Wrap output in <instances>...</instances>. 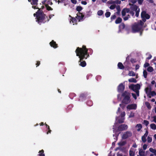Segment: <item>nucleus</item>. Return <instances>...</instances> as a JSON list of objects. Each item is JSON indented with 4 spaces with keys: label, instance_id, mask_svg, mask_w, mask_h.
Listing matches in <instances>:
<instances>
[{
    "label": "nucleus",
    "instance_id": "obj_55",
    "mask_svg": "<svg viewBox=\"0 0 156 156\" xmlns=\"http://www.w3.org/2000/svg\"><path fill=\"white\" fill-rule=\"evenodd\" d=\"M116 9L117 11H121V9L120 5H117L116 7Z\"/></svg>",
    "mask_w": 156,
    "mask_h": 156
},
{
    "label": "nucleus",
    "instance_id": "obj_23",
    "mask_svg": "<svg viewBox=\"0 0 156 156\" xmlns=\"http://www.w3.org/2000/svg\"><path fill=\"white\" fill-rule=\"evenodd\" d=\"M122 21V19L120 17H118L117 18V19L115 20V23L116 24H118L121 23Z\"/></svg>",
    "mask_w": 156,
    "mask_h": 156
},
{
    "label": "nucleus",
    "instance_id": "obj_10",
    "mask_svg": "<svg viewBox=\"0 0 156 156\" xmlns=\"http://www.w3.org/2000/svg\"><path fill=\"white\" fill-rule=\"evenodd\" d=\"M123 128L124 127H114L113 128V131L114 133H115L116 135L120 133V131L122 130Z\"/></svg>",
    "mask_w": 156,
    "mask_h": 156
},
{
    "label": "nucleus",
    "instance_id": "obj_29",
    "mask_svg": "<svg viewBox=\"0 0 156 156\" xmlns=\"http://www.w3.org/2000/svg\"><path fill=\"white\" fill-rule=\"evenodd\" d=\"M128 75L129 76H135V73H134V72L133 71H129V73Z\"/></svg>",
    "mask_w": 156,
    "mask_h": 156
},
{
    "label": "nucleus",
    "instance_id": "obj_49",
    "mask_svg": "<svg viewBox=\"0 0 156 156\" xmlns=\"http://www.w3.org/2000/svg\"><path fill=\"white\" fill-rule=\"evenodd\" d=\"M134 113L132 112H131L129 115V118L133 117H134Z\"/></svg>",
    "mask_w": 156,
    "mask_h": 156
},
{
    "label": "nucleus",
    "instance_id": "obj_19",
    "mask_svg": "<svg viewBox=\"0 0 156 156\" xmlns=\"http://www.w3.org/2000/svg\"><path fill=\"white\" fill-rule=\"evenodd\" d=\"M156 95V93L154 91H151L149 94H147V96L149 98H151V96H154Z\"/></svg>",
    "mask_w": 156,
    "mask_h": 156
},
{
    "label": "nucleus",
    "instance_id": "obj_45",
    "mask_svg": "<svg viewBox=\"0 0 156 156\" xmlns=\"http://www.w3.org/2000/svg\"><path fill=\"white\" fill-rule=\"evenodd\" d=\"M129 56H128L126 58V61L125 62V63H126L127 64H128L129 63Z\"/></svg>",
    "mask_w": 156,
    "mask_h": 156
},
{
    "label": "nucleus",
    "instance_id": "obj_33",
    "mask_svg": "<svg viewBox=\"0 0 156 156\" xmlns=\"http://www.w3.org/2000/svg\"><path fill=\"white\" fill-rule=\"evenodd\" d=\"M135 152L132 149H130L129 151V154L130 156H134L135 155Z\"/></svg>",
    "mask_w": 156,
    "mask_h": 156
},
{
    "label": "nucleus",
    "instance_id": "obj_34",
    "mask_svg": "<svg viewBox=\"0 0 156 156\" xmlns=\"http://www.w3.org/2000/svg\"><path fill=\"white\" fill-rule=\"evenodd\" d=\"M154 69L151 66H149L147 69V70L150 72H151L153 71Z\"/></svg>",
    "mask_w": 156,
    "mask_h": 156
},
{
    "label": "nucleus",
    "instance_id": "obj_37",
    "mask_svg": "<svg viewBox=\"0 0 156 156\" xmlns=\"http://www.w3.org/2000/svg\"><path fill=\"white\" fill-rule=\"evenodd\" d=\"M103 14V12L102 10H99L97 12L98 15L99 16H102Z\"/></svg>",
    "mask_w": 156,
    "mask_h": 156
},
{
    "label": "nucleus",
    "instance_id": "obj_54",
    "mask_svg": "<svg viewBox=\"0 0 156 156\" xmlns=\"http://www.w3.org/2000/svg\"><path fill=\"white\" fill-rule=\"evenodd\" d=\"M115 5H112L110 6L109 8L111 9H113L115 8Z\"/></svg>",
    "mask_w": 156,
    "mask_h": 156
},
{
    "label": "nucleus",
    "instance_id": "obj_40",
    "mask_svg": "<svg viewBox=\"0 0 156 156\" xmlns=\"http://www.w3.org/2000/svg\"><path fill=\"white\" fill-rule=\"evenodd\" d=\"M143 76L144 78H146L147 76V73L146 70H144L143 72Z\"/></svg>",
    "mask_w": 156,
    "mask_h": 156
},
{
    "label": "nucleus",
    "instance_id": "obj_4",
    "mask_svg": "<svg viewBox=\"0 0 156 156\" xmlns=\"http://www.w3.org/2000/svg\"><path fill=\"white\" fill-rule=\"evenodd\" d=\"M132 32L134 33L139 32L142 30V28L137 24V23H135L131 27Z\"/></svg>",
    "mask_w": 156,
    "mask_h": 156
},
{
    "label": "nucleus",
    "instance_id": "obj_52",
    "mask_svg": "<svg viewBox=\"0 0 156 156\" xmlns=\"http://www.w3.org/2000/svg\"><path fill=\"white\" fill-rule=\"evenodd\" d=\"M150 66V64L148 62H145V63L144 64V68H146L148 66Z\"/></svg>",
    "mask_w": 156,
    "mask_h": 156
},
{
    "label": "nucleus",
    "instance_id": "obj_44",
    "mask_svg": "<svg viewBox=\"0 0 156 156\" xmlns=\"http://www.w3.org/2000/svg\"><path fill=\"white\" fill-rule=\"evenodd\" d=\"M147 141L149 143L151 142L152 141V138L149 136H148L147 138Z\"/></svg>",
    "mask_w": 156,
    "mask_h": 156
},
{
    "label": "nucleus",
    "instance_id": "obj_12",
    "mask_svg": "<svg viewBox=\"0 0 156 156\" xmlns=\"http://www.w3.org/2000/svg\"><path fill=\"white\" fill-rule=\"evenodd\" d=\"M121 12L122 17L126 15V13H130V9L129 8H124L122 10Z\"/></svg>",
    "mask_w": 156,
    "mask_h": 156
},
{
    "label": "nucleus",
    "instance_id": "obj_5",
    "mask_svg": "<svg viewBox=\"0 0 156 156\" xmlns=\"http://www.w3.org/2000/svg\"><path fill=\"white\" fill-rule=\"evenodd\" d=\"M141 16L142 21L145 22L146 21V20H148L150 17V16L145 11H142L141 14Z\"/></svg>",
    "mask_w": 156,
    "mask_h": 156
},
{
    "label": "nucleus",
    "instance_id": "obj_17",
    "mask_svg": "<svg viewBox=\"0 0 156 156\" xmlns=\"http://www.w3.org/2000/svg\"><path fill=\"white\" fill-rule=\"evenodd\" d=\"M50 45L53 48H55L58 47V44L54 40H52L50 43Z\"/></svg>",
    "mask_w": 156,
    "mask_h": 156
},
{
    "label": "nucleus",
    "instance_id": "obj_38",
    "mask_svg": "<svg viewBox=\"0 0 156 156\" xmlns=\"http://www.w3.org/2000/svg\"><path fill=\"white\" fill-rule=\"evenodd\" d=\"M83 9L82 7L81 6H77L76 8V10L77 11L80 12Z\"/></svg>",
    "mask_w": 156,
    "mask_h": 156
},
{
    "label": "nucleus",
    "instance_id": "obj_64",
    "mask_svg": "<svg viewBox=\"0 0 156 156\" xmlns=\"http://www.w3.org/2000/svg\"><path fill=\"white\" fill-rule=\"evenodd\" d=\"M139 67H140V66L139 65H138V64L136 65V66H135L136 70H137L139 68Z\"/></svg>",
    "mask_w": 156,
    "mask_h": 156
},
{
    "label": "nucleus",
    "instance_id": "obj_13",
    "mask_svg": "<svg viewBox=\"0 0 156 156\" xmlns=\"http://www.w3.org/2000/svg\"><path fill=\"white\" fill-rule=\"evenodd\" d=\"M76 15L77 16L76 17V18L79 21L82 20L84 17V15L80 12H78Z\"/></svg>",
    "mask_w": 156,
    "mask_h": 156
},
{
    "label": "nucleus",
    "instance_id": "obj_39",
    "mask_svg": "<svg viewBox=\"0 0 156 156\" xmlns=\"http://www.w3.org/2000/svg\"><path fill=\"white\" fill-rule=\"evenodd\" d=\"M76 96V94L74 93H71L69 95V97L71 99H73V98Z\"/></svg>",
    "mask_w": 156,
    "mask_h": 156
},
{
    "label": "nucleus",
    "instance_id": "obj_15",
    "mask_svg": "<svg viewBox=\"0 0 156 156\" xmlns=\"http://www.w3.org/2000/svg\"><path fill=\"white\" fill-rule=\"evenodd\" d=\"M146 132L144 134L142 137V140L144 143H145L146 141V138L147 137L148 134V131L147 129H145Z\"/></svg>",
    "mask_w": 156,
    "mask_h": 156
},
{
    "label": "nucleus",
    "instance_id": "obj_6",
    "mask_svg": "<svg viewBox=\"0 0 156 156\" xmlns=\"http://www.w3.org/2000/svg\"><path fill=\"white\" fill-rule=\"evenodd\" d=\"M129 88L132 90L133 91H135L140 89V85L138 83L136 85L131 84L129 86Z\"/></svg>",
    "mask_w": 156,
    "mask_h": 156
},
{
    "label": "nucleus",
    "instance_id": "obj_30",
    "mask_svg": "<svg viewBox=\"0 0 156 156\" xmlns=\"http://www.w3.org/2000/svg\"><path fill=\"white\" fill-rule=\"evenodd\" d=\"M44 151L42 150L40 151L39 152V154H38L39 156H45V155L44 153Z\"/></svg>",
    "mask_w": 156,
    "mask_h": 156
},
{
    "label": "nucleus",
    "instance_id": "obj_32",
    "mask_svg": "<svg viewBox=\"0 0 156 156\" xmlns=\"http://www.w3.org/2000/svg\"><path fill=\"white\" fill-rule=\"evenodd\" d=\"M129 133H126L123 134L122 136V138L123 139H126L129 136Z\"/></svg>",
    "mask_w": 156,
    "mask_h": 156
},
{
    "label": "nucleus",
    "instance_id": "obj_36",
    "mask_svg": "<svg viewBox=\"0 0 156 156\" xmlns=\"http://www.w3.org/2000/svg\"><path fill=\"white\" fill-rule=\"evenodd\" d=\"M151 89H149V88L148 87H147L145 89V91L146 92V94H147H147H149V93L151 91Z\"/></svg>",
    "mask_w": 156,
    "mask_h": 156
},
{
    "label": "nucleus",
    "instance_id": "obj_20",
    "mask_svg": "<svg viewBox=\"0 0 156 156\" xmlns=\"http://www.w3.org/2000/svg\"><path fill=\"white\" fill-rule=\"evenodd\" d=\"M130 96V94L126 91H125L122 94V96L123 98L129 96Z\"/></svg>",
    "mask_w": 156,
    "mask_h": 156
},
{
    "label": "nucleus",
    "instance_id": "obj_1",
    "mask_svg": "<svg viewBox=\"0 0 156 156\" xmlns=\"http://www.w3.org/2000/svg\"><path fill=\"white\" fill-rule=\"evenodd\" d=\"M88 51V49L86 48V46L83 45L82 48L77 47L75 51V52L76 53V55L79 56L81 61L83 60L84 59H86L89 56Z\"/></svg>",
    "mask_w": 156,
    "mask_h": 156
},
{
    "label": "nucleus",
    "instance_id": "obj_63",
    "mask_svg": "<svg viewBox=\"0 0 156 156\" xmlns=\"http://www.w3.org/2000/svg\"><path fill=\"white\" fill-rule=\"evenodd\" d=\"M130 1L132 3H133L132 4H134L135 3L137 2L136 0H131Z\"/></svg>",
    "mask_w": 156,
    "mask_h": 156
},
{
    "label": "nucleus",
    "instance_id": "obj_24",
    "mask_svg": "<svg viewBox=\"0 0 156 156\" xmlns=\"http://www.w3.org/2000/svg\"><path fill=\"white\" fill-rule=\"evenodd\" d=\"M80 65L81 66L83 67H85L86 65V62L85 61H83V60L82 61H80Z\"/></svg>",
    "mask_w": 156,
    "mask_h": 156
},
{
    "label": "nucleus",
    "instance_id": "obj_58",
    "mask_svg": "<svg viewBox=\"0 0 156 156\" xmlns=\"http://www.w3.org/2000/svg\"><path fill=\"white\" fill-rule=\"evenodd\" d=\"M147 145L146 144H144L143 146V147L144 150H146L147 149Z\"/></svg>",
    "mask_w": 156,
    "mask_h": 156
},
{
    "label": "nucleus",
    "instance_id": "obj_46",
    "mask_svg": "<svg viewBox=\"0 0 156 156\" xmlns=\"http://www.w3.org/2000/svg\"><path fill=\"white\" fill-rule=\"evenodd\" d=\"M143 124L146 126H147L149 124V122L146 120L144 121Z\"/></svg>",
    "mask_w": 156,
    "mask_h": 156
},
{
    "label": "nucleus",
    "instance_id": "obj_27",
    "mask_svg": "<svg viewBox=\"0 0 156 156\" xmlns=\"http://www.w3.org/2000/svg\"><path fill=\"white\" fill-rule=\"evenodd\" d=\"M125 25L123 23H121L119 26V27L120 29L123 30L125 28Z\"/></svg>",
    "mask_w": 156,
    "mask_h": 156
},
{
    "label": "nucleus",
    "instance_id": "obj_56",
    "mask_svg": "<svg viewBox=\"0 0 156 156\" xmlns=\"http://www.w3.org/2000/svg\"><path fill=\"white\" fill-rule=\"evenodd\" d=\"M144 0H137L139 4L141 5L142 4Z\"/></svg>",
    "mask_w": 156,
    "mask_h": 156
},
{
    "label": "nucleus",
    "instance_id": "obj_43",
    "mask_svg": "<svg viewBox=\"0 0 156 156\" xmlns=\"http://www.w3.org/2000/svg\"><path fill=\"white\" fill-rule=\"evenodd\" d=\"M111 15V13L109 12H106L105 14V16L106 17L108 18Z\"/></svg>",
    "mask_w": 156,
    "mask_h": 156
},
{
    "label": "nucleus",
    "instance_id": "obj_25",
    "mask_svg": "<svg viewBox=\"0 0 156 156\" xmlns=\"http://www.w3.org/2000/svg\"><path fill=\"white\" fill-rule=\"evenodd\" d=\"M139 154L140 156H144L145 151L143 150L140 149L139 150Z\"/></svg>",
    "mask_w": 156,
    "mask_h": 156
},
{
    "label": "nucleus",
    "instance_id": "obj_51",
    "mask_svg": "<svg viewBox=\"0 0 156 156\" xmlns=\"http://www.w3.org/2000/svg\"><path fill=\"white\" fill-rule=\"evenodd\" d=\"M130 62L132 63H134L136 62L135 59L131 58L130 59Z\"/></svg>",
    "mask_w": 156,
    "mask_h": 156
},
{
    "label": "nucleus",
    "instance_id": "obj_57",
    "mask_svg": "<svg viewBox=\"0 0 156 156\" xmlns=\"http://www.w3.org/2000/svg\"><path fill=\"white\" fill-rule=\"evenodd\" d=\"M132 96H133V97L135 99H136L137 98L136 96V94H135L134 93H132Z\"/></svg>",
    "mask_w": 156,
    "mask_h": 156
},
{
    "label": "nucleus",
    "instance_id": "obj_61",
    "mask_svg": "<svg viewBox=\"0 0 156 156\" xmlns=\"http://www.w3.org/2000/svg\"><path fill=\"white\" fill-rule=\"evenodd\" d=\"M40 64V61H37V63L36 64L37 67L39 66Z\"/></svg>",
    "mask_w": 156,
    "mask_h": 156
},
{
    "label": "nucleus",
    "instance_id": "obj_21",
    "mask_svg": "<svg viewBox=\"0 0 156 156\" xmlns=\"http://www.w3.org/2000/svg\"><path fill=\"white\" fill-rule=\"evenodd\" d=\"M119 69H124V66L122 64L121 62H119L117 65Z\"/></svg>",
    "mask_w": 156,
    "mask_h": 156
},
{
    "label": "nucleus",
    "instance_id": "obj_41",
    "mask_svg": "<svg viewBox=\"0 0 156 156\" xmlns=\"http://www.w3.org/2000/svg\"><path fill=\"white\" fill-rule=\"evenodd\" d=\"M87 104L88 106H90L92 105L93 103L90 100L87 101Z\"/></svg>",
    "mask_w": 156,
    "mask_h": 156
},
{
    "label": "nucleus",
    "instance_id": "obj_28",
    "mask_svg": "<svg viewBox=\"0 0 156 156\" xmlns=\"http://www.w3.org/2000/svg\"><path fill=\"white\" fill-rule=\"evenodd\" d=\"M144 22L140 20L139 23H137V24L140 27L143 29V26L144 24Z\"/></svg>",
    "mask_w": 156,
    "mask_h": 156
},
{
    "label": "nucleus",
    "instance_id": "obj_62",
    "mask_svg": "<svg viewBox=\"0 0 156 156\" xmlns=\"http://www.w3.org/2000/svg\"><path fill=\"white\" fill-rule=\"evenodd\" d=\"M126 143L125 142H121L119 143V144L120 145H123L125 144Z\"/></svg>",
    "mask_w": 156,
    "mask_h": 156
},
{
    "label": "nucleus",
    "instance_id": "obj_42",
    "mask_svg": "<svg viewBox=\"0 0 156 156\" xmlns=\"http://www.w3.org/2000/svg\"><path fill=\"white\" fill-rule=\"evenodd\" d=\"M45 6L47 8V10L48 11L52 10L53 9L50 6H49L48 5H45Z\"/></svg>",
    "mask_w": 156,
    "mask_h": 156
},
{
    "label": "nucleus",
    "instance_id": "obj_53",
    "mask_svg": "<svg viewBox=\"0 0 156 156\" xmlns=\"http://www.w3.org/2000/svg\"><path fill=\"white\" fill-rule=\"evenodd\" d=\"M53 4L52 2L50 1H48L47 2L46 4L48 5H52Z\"/></svg>",
    "mask_w": 156,
    "mask_h": 156
},
{
    "label": "nucleus",
    "instance_id": "obj_48",
    "mask_svg": "<svg viewBox=\"0 0 156 156\" xmlns=\"http://www.w3.org/2000/svg\"><path fill=\"white\" fill-rule=\"evenodd\" d=\"M91 14L90 13V12H87V14L85 15L86 17H88L90 16Z\"/></svg>",
    "mask_w": 156,
    "mask_h": 156
},
{
    "label": "nucleus",
    "instance_id": "obj_16",
    "mask_svg": "<svg viewBox=\"0 0 156 156\" xmlns=\"http://www.w3.org/2000/svg\"><path fill=\"white\" fill-rule=\"evenodd\" d=\"M149 151L152 153L150 154L149 156H156V150L151 147L149 148Z\"/></svg>",
    "mask_w": 156,
    "mask_h": 156
},
{
    "label": "nucleus",
    "instance_id": "obj_35",
    "mask_svg": "<svg viewBox=\"0 0 156 156\" xmlns=\"http://www.w3.org/2000/svg\"><path fill=\"white\" fill-rule=\"evenodd\" d=\"M110 2V3H113V2L117 4H120L121 3V2L119 0H116L114 1H111Z\"/></svg>",
    "mask_w": 156,
    "mask_h": 156
},
{
    "label": "nucleus",
    "instance_id": "obj_50",
    "mask_svg": "<svg viewBox=\"0 0 156 156\" xmlns=\"http://www.w3.org/2000/svg\"><path fill=\"white\" fill-rule=\"evenodd\" d=\"M125 115L126 114L125 112H122L121 114V118H123V117L125 116Z\"/></svg>",
    "mask_w": 156,
    "mask_h": 156
},
{
    "label": "nucleus",
    "instance_id": "obj_26",
    "mask_svg": "<svg viewBox=\"0 0 156 156\" xmlns=\"http://www.w3.org/2000/svg\"><path fill=\"white\" fill-rule=\"evenodd\" d=\"M128 81L129 82H132L136 83L137 82V80L136 79H135L134 78H131L129 79L128 80Z\"/></svg>",
    "mask_w": 156,
    "mask_h": 156
},
{
    "label": "nucleus",
    "instance_id": "obj_7",
    "mask_svg": "<svg viewBox=\"0 0 156 156\" xmlns=\"http://www.w3.org/2000/svg\"><path fill=\"white\" fill-rule=\"evenodd\" d=\"M88 94L87 93L84 92L81 93L79 97V101H83L84 100H85L87 97V96Z\"/></svg>",
    "mask_w": 156,
    "mask_h": 156
},
{
    "label": "nucleus",
    "instance_id": "obj_60",
    "mask_svg": "<svg viewBox=\"0 0 156 156\" xmlns=\"http://www.w3.org/2000/svg\"><path fill=\"white\" fill-rule=\"evenodd\" d=\"M71 2L75 4H76L77 3L76 0H71Z\"/></svg>",
    "mask_w": 156,
    "mask_h": 156
},
{
    "label": "nucleus",
    "instance_id": "obj_47",
    "mask_svg": "<svg viewBox=\"0 0 156 156\" xmlns=\"http://www.w3.org/2000/svg\"><path fill=\"white\" fill-rule=\"evenodd\" d=\"M116 18V16L114 14L112 15L111 17V21H112L113 20H115Z\"/></svg>",
    "mask_w": 156,
    "mask_h": 156
},
{
    "label": "nucleus",
    "instance_id": "obj_31",
    "mask_svg": "<svg viewBox=\"0 0 156 156\" xmlns=\"http://www.w3.org/2000/svg\"><path fill=\"white\" fill-rule=\"evenodd\" d=\"M145 105L146 106H147V108L149 109H151V107L150 105V104L149 103V102H145Z\"/></svg>",
    "mask_w": 156,
    "mask_h": 156
},
{
    "label": "nucleus",
    "instance_id": "obj_18",
    "mask_svg": "<svg viewBox=\"0 0 156 156\" xmlns=\"http://www.w3.org/2000/svg\"><path fill=\"white\" fill-rule=\"evenodd\" d=\"M124 119V118H119V117L118 118L116 119L117 123H116V125H115V126H117L118 125L117 124L118 123L120 124L123 122Z\"/></svg>",
    "mask_w": 156,
    "mask_h": 156
},
{
    "label": "nucleus",
    "instance_id": "obj_22",
    "mask_svg": "<svg viewBox=\"0 0 156 156\" xmlns=\"http://www.w3.org/2000/svg\"><path fill=\"white\" fill-rule=\"evenodd\" d=\"M69 16L71 18V19L70 22H72V23H73V25L75 24H76L77 21L76 19L74 17H72L70 15H69Z\"/></svg>",
    "mask_w": 156,
    "mask_h": 156
},
{
    "label": "nucleus",
    "instance_id": "obj_11",
    "mask_svg": "<svg viewBox=\"0 0 156 156\" xmlns=\"http://www.w3.org/2000/svg\"><path fill=\"white\" fill-rule=\"evenodd\" d=\"M125 86L122 83H121L118 87V92L121 93L125 89Z\"/></svg>",
    "mask_w": 156,
    "mask_h": 156
},
{
    "label": "nucleus",
    "instance_id": "obj_2",
    "mask_svg": "<svg viewBox=\"0 0 156 156\" xmlns=\"http://www.w3.org/2000/svg\"><path fill=\"white\" fill-rule=\"evenodd\" d=\"M34 16L36 17V21L40 25L41 23H44L49 20L48 16H46V15L41 10H38L36 13L34 14Z\"/></svg>",
    "mask_w": 156,
    "mask_h": 156
},
{
    "label": "nucleus",
    "instance_id": "obj_59",
    "mask_svg": "<svg viewBox=\"0 0 156 156\" xmlns=\"http://www.w3.org/2000/svg\"><path fill=\"white\" fill-rule=\"evenodd\" d=\"M123 20H124V21H126V20H128V19H129V18H128V16H125L124 17H123Z\"/></svg>",
    "mask_w": 156,
    "mask_h": 156
},
{
    "label": "nucleus",
    "instance_id": "obj_3",
    "mask_svg": "<svg viewBox=\"0 0 156 156\" xmlns=\"http://www.w3.org/2000/svg\"><path fill=\"white\" fill-rule=\"evenodd\" d=\"M129 5L130 6V14L132 16H133L134 14V11L136 12L135 16L136 17H138L139 16V13L140 11V9L139 7L135 4H132L130 3H129Z\"/></svg>",
    "mask_w": 156,
    "mask_h": 156
},
{
    "label": "nucleus",
    "instance_id": "obj_8",
    "mask_svg": "<svg viewBox=\"0 0 156 156\" xmlns=\"http://www.w3.org/2000/svg\"><path fill=\"white\" fill-rule=\"evenodd\" d=\"M28 2H30L31 4L32 5V8L34 9H38V10H40V9L39 8V7H38V6L37 5H38V0H37V1L34 4H33L32 3L33 2L32 0H28Z\"/></svg>",
    "mask_w": 156,
    "mask_h": 156
},
{
    "label": "nucleus",
    "instance_id": "obj_9",
    "mask_svg": "<svg viewBox=\"0 0 156 156\" xmlns=\"http://www.w3.org/2000/svg\"><path fill=\"white\" fill-rule=\"evenodd\" d=\"M130 96L126 97L123 98L122 101L123 103L126 105L130 103Z\"/></svg>",
    "mask_w": 156,
    "mask_h": 156
},
{
    "label": "nucleus",
    "instance_id": "obj_14",
    "mask_svg": "<svg viewBox=\"0 0 156 156\" xmlns=\"http://www.w3.org/2000/svg\"><path fill=\"white\" fill-rule=\"evenodd\" d=\"M126 108L127 109H128L129 110H135L136 108L137 105L136 104H132L131 105H128Z\"/></svg>",
    "mask_w": 156,
    "mask_h": 156
}]
</instances>
